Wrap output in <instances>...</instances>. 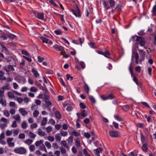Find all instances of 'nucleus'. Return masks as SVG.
<instances>
[{
	"label": "nucleus",
	"mask_w": 156,
	"mask_h": 156,
	"mask_svg": "<svg viewBox=\"0 0 156 156\" xmlns=\"http://www.w3.org/2000/svg\"><path fill=\"white\" fill-rule=\"evenodd\" d=\"M30 90L32 92H36L37 91V89L34 87H32L30 88Z\"/></svg>",
	"instance_id": "47"
},
{
	"label": "nucleus",
	"mask_w": 156,
	"mask_h": 156,
	"mask_svg": "<svg viewBox=\"0 0 156 156\" xmlns=\"http://www.w3.org/2000/svg\"><path fill=\"white\" fill-rule=\"evenodd\" d=\"M80 108L82 109H84L86 108V105L82 102L80 103Z\"/></svg>",
	"instance_id": "42"
},
{
	"label": "nucleus",
	"mask_w": 156,
	"mask_h": 156,
	"mask_svg": "<svg viewBox=\"0 0 156 156\" xmlns=\"http://www.w3.org/2000/svg\"><path fill=\"white\" fill-rule=\"evenodd\" d=\"M89 98L91 103H95V100L92 96L89 95Z\"/></svg>",
	"instance_id": "19"
},
{
	"label": "nucleus",
	"mask_w": 156,
	"mask_h": 156,
	"mask_svg": "<svg viewBox=\"0 0 156 156\" xmlns=\"http://www.w3.org/2000/svg\"><path fill=\"white\" fill-rule=\"evenodd\" d=\"M12 134V132L11 131L7 130L6 132V135L7 136H9L11 135Z\"/></svg>",
	"instance_id": "56"
},
{
	"label": "nucleus",
	"mask_w": 156,
	"mask_h": 156,
	"mask_svg": "<svg viewBox=\"0 0 156 156\" xmlns=\"http://www.w3.org/2000/svg\"><path fill=\"white\" fill-rule=\"evenodd\" d=\"M39 114V112L37 110H36L34 112L33 114L34 117L36 118L38 116Z\"/></svg>",
	"instance_id": "36"
},
{
	"label": "nucleus",
	"mask_w": 156,
	"mask_h": 156,
	"mask_svg": "<svg viewBox=\"0 0 156 156\" xmlns=\"http://www.w3.org/2000/svg\"><path fill=\"white\" fill-rule=\"evenodd\" d=\"M55 115L56 118L57 119H59L61 118V115L58 111H56L55 113Z\"/></svg>",
	"instance_id": "11"
},
{
	"label": "nucleus",
	"mask_w": 156,
	"mask_h": 156,
	"mask_svg": "<svg viewBox=\"0 0 156 156\" xmlns=\"http://www.w3.org/2000/svg\"><path fill=\"white\" fill-rule=\"evenodd\" d=\"M133 54L135 58V62L136 64H138V60L139 58V55L138 53L135 51H134L133 53Z\"/></svg>",
	"instance_id": "8"
},
{
	"label": "nucleus",
	"mask_w": 156,
	"mask_h": 156,
	"mask_svg": "<svg viewBox=\"0 0 156 156\" xmlns=\"http://www.w3.org/2000/svg\"><path fill=\"white\" fill-rule=\"evenodd\" d=\"M84 135L87 138H89L90 136V134L88 132L85 133Z\"/></svg>",
	"instance_id": "64"
},
{
	"label": "nucleus",
	"mask_w": 156,
	"mask_h": 156,
	"mask_svg": "<svg viewBox=\"0 0 156 156\" xmlns=\"http://www.w3.org/2000/svg\"><path fill=\"white\" fill-rule=\"evenodd\" d=\"M35 16L38 19L43 20L44 19V14L43 13H40L37 12L34 13Z\"/></svg>",
	"instance_id": "6"
},
{
	"label": "nucleus",
	"mask_w": 156,
	"mask_h": 156,
	"mask_svg": "<svg viewBox=\"0 0 156 156\" xmlns=\"http://www.w3.org/2000/svg\"><path fill=\"white\" fill-rule=\"evenodd\" d=\"M59 149L60 150L62 154H65L66 152V150L62 147H60L59 148Z\"/></svg>",
	"instance_id": "39"
},
{
	"label": "nucleus",
	"mask_w": 156,
	"mask_h": 156,
	"mask_svg": "<svg viewBox=\"0 0 156 156\" xmlns=\"http://www.w3.org/2000/svg\"><path fill=\"white\" fill-rule=\"evenodd\" d=\"M109 134L112 137H117L119 136V132L117 131H110Z\"/></svg>",
	"instance_id": "5"
},
{
	"label": "nucleus",
	"mask_w": 156,
	"mask_h": 156,
	"mask_svg": "<svg viewBox=\"0 0 156 156\" xmlns=\"http://www.w3.org/2000/svg\"><path fill=\"white\" fill-rule=\"evenodd\" d=\"M37 127V124L36 123H34L30 125V128L31 129H33L34 128H36Z\"/></svg>",
	"instance_id": "52"
},
{
	"label": "nucleus",
	"mask_w": 156,
	"mask_h": 156,
	"mask_svg": "<svg viewBox=\"0 0 156 156\" xmlns=\"http://www.w3.org/2000/svg\"><path fill=\"white\" fill-rule=\"evenodd\" d=\"M53 47L55 49L58 50L59 51H62L64 50L63 47L61 46H59L57 44H56L53 46Z\"/></svg>",
	"instance_id": "10"
},
{
	"label": "nucleus",
	"mask_w": 156,
	"mask_h": 156,
	"mask_svg": "<svg viewBox=\"0 0 156 156\" xmlns=\"http://www.w3.org/2000/svg\"><path fill=\"white\" fill-rule=\"evenodd\" d=\"M33 142V140H31L30 139H27L25 141V144H28L30 145Z\"/></svg>",
	"instance_id": "35"
},
{
	"label": "nucleus",
	"mask_w": 156,
	"mask_h": 156,
	"mask_svg": "<svg viewBox=\"0 0 156 156\" xmlns=\"http://www.w3.org/2000/svg\"><path fill=\"white\" fill-rule=\"evenodd\" d=\"M60 133H57L55 135V138L56 141L59 142L61 140V137L60 136Z\"/></svg>",
	"instance_id": "12"
},
{
	"label": "nucleus",
	"mask_w": 156,
	"mask_h": 156,
	"mask_svg": "<svg viewBox=\"0 0 156 156\" xmlns=\"http://www.w3.org/2000/svg\"><path fill=\"white\" fill-rule=\"evenodd\" d=\"M83 122L86 124H88L90 122L89 119L88 118H86L83 120Z\"/></svg>",
	"instance_id": "63"
},
{
	"label": "nucleus",
	"mask_w": 156,
	"mask_h": 156,
	"mask_svg": "<svg viewBox=\"0 0 156 156\" xmlns=\"http://www.w3.org/2000/svg\"><path fill=\"white\" fill-rule=\"evenodd\" d=\"M48 140L51 142H53L54 140V138L53 136H48L47 137Z\"/></svg>",
	"instance_id": "40"
},
{
	"label": "nucleus",
	"mask_w": 156,
	"mask_h": 156,
	"mask_svg": "<svg viewBox=\"0 0 156 156\" xmlns=\"http://www.w3.org/2000/svg\"><path fill=\"white\" fill-rule=\"evenodd\" d=\"M44 142V140H40V141H38L36 142L35 145L36 146L38 147L40 144H43L42 143Z\"/></svg>",
	"instance_id": "20"
},
{
	"label": "nucleus",
	"mask_w": 156,
	"mask_h": 156,
	"mask_svg": "<svg viewBox=\"0 0 156 156\" xmlns=\"http://www.w3.org/2000/svg\"><path fill=\"white\" fill-rule=\"evenodd\" d=\"M4 115L7 117H8L10 115L9 113V111L7 110H5L4 112Z\"/></svg>",
	"instance_id": "54"
},
{
	"label": "nucleus",
	"mask_w": 156,
	"mask_h": 156,
	"mask_svg": "<svg viewBox=\"0 0 156 156\" xmlns=\"http://www.w3.org/2000/svg\"><path fill=\"white\" fill-rule=\"evenodd\" d=\"M44 144L48 148L50 149L51 148V144L50 142L48 141H46L45 142Z\"/></svg>",
	"instance_id": "33"
},
{
	"label": "nucleus",
	"mask_w": 156,
	"mask_h": 156,
	"mask_svg": "<svg viewBox=\"0 0 156 156\" xmlns=\"http://www.w3.org/2000/svg\"><path fill=\"white\" fill-rule=\"evenodd\" d=\"M85 84V85L84 87V89L85 91L87 93V94H88L89 90V88L88 87L86 83L85 82H84Z\"/></svg>",
	"instance_id": "18"
},
{
	"label": "nucleus",
	"mask_w": 156,
	"mask_h": 156,
	"mask_svg": "<svg viewBox=\"0 0 156 156\" xmlns=\"http://www.w3.org/2000/svg\"><path fill=\"white\" fill-rule=\"evenodd\" d=\"M29 135L32 138H34L36 136V135L35 134H34L33 133H32L31 132V131H30L29 132Z\"/></svg>",
	"instance_id": "41"
},
{
	"label": "nucleus",
	"mask_w": 156,
	"mask_h": 156,
	"mask_svg": "<svg viewBox=\"0 0 156 156\" xmlns=\"http://www.w3.org/2000/svg\"><path fill=\"white\" fill-rule=\"evenodd\" d=\"M140 55V56L142 58H144L145 57V52L143 50L140 49L139 50Z\"/></svg>",
	"instance_id": "16"
},
{
	"label": "nucleus",
	"mask_w": 156,
	"mask_h": 156,
	"mask_svg": "<svg viewBox=\"0 0 156 156\" xmlns=\"http://www.w3.org/2000/svg\"><path fill=\"white\" fill-rule=\"evenodd\" d=\"M135 70L138 73H140L141 71V67L139 66L136 67L135 69Z\"/></svg>",
	"instance_id": "53"
},
{
	"label": "nucleus",
	"mask_w": 156,
	"mask_h": 156,
	"mask_svg": "<svg viewBox=\"0 0 156 156\" xmlns=\"http://www.w3.org/2000/svg\"><path fill=\"white\" fill-rule=\"evenodd\" d=\"M27 124L26 122L25 121H23L21 124V127L23 129H25L27 127Z\"/></svg>",
	"instance_id": "27"
},
{
	"label": "nucleus",
	"mask_w": 156,
	"mask_h": 156,
	"mask_svg": "<svg viewBox=\"0 0 156 156\" xmlns=\"http://www.w3.org/2000/svg\"><path fill=\"white\" fill-rule=\"evenodd\" d=\"M100 97L103 100H106L108 99H112L114 98L115 97L112 94H111L106 97L101 95Z\"/></svg>",
	"instance_id": "4"
},
{
	"label": "nucleus",
	"mask_w": 156,
	"mask_h": 156,
	"mask_svg": "<svg viewBox=\"0 0 156 156\" xmlns=\"http://www.w3.org/2000/svg\"><path fill=\"white\" fill-rule=\"evenodd\" d=\"M132 62H131L130 64V65L129 67V72L130 73L131 76H132L133 75V69L132 68Z\"/></svg>",
	"instance_id": "22"
},
{
	"label": "nucleus",
	"mask_w": 156,
	"mask_h": 156,
	"mask_svg": "<svg viewBox=\"0 0 156 156\" xmlns=\"http://www.w3.org/2000/svg\"><path fill=\"white\" fill-rule=\"evenodd\" d=\"M47 129V131L48 133H49L52 131V128L50 126H48L46 128Z\"/></svg>",
	"instance_id": "59"
},
{
	"label": "nucleus",
	"mask_w": 156,
	"mask_h": 156,
	"mask_svg": "<svg viewBox=\"0 0 156 156\" xmlns=\"http://www.w3.org/2000/svg\"><path fill=\"white\" fill-rule=\"evenodd\" d=\"M0 104H1L4 107H5L6 105V101H3V98H2L0 99Z\"/></svg>",
	"instance_id": "21"
},
{
	"label": "nucleus",
	"mask_w": 156,
	"mask_h": 156,
	"mask_svg": "<svg viewBox=\"0 0 156 156\" xmlns=\"http://www.w3.org/2000/svg\"><path fill=\"white\" fill-rule=\"evenodd\" d=\"M76 115L78 116V119L76 120V122H77L79 120V119H82V118L80 114V113H76Z\"/></svg>",
	"instance_id": "48"
},
{
	"label": "nucleus",
	"mask_w": 156,
	"mask_h": 156,
	"mask_svg": "<svg viewBox=\"0 0 156 156\" xmlns=\"http://www.w3.org/2000/svg\"><path fill=\"white\" fill-rule=\"evenodd\" d=\"M132 77H133V81L136 83L138 85H139L138 83L137 80V79L136 78V77L133 75Z\"/></svg>",
	"instance_id": "50"
},
{
	"label": "nucleus",
	"mask_w": 156,
	"mask_h": 156,
	"mask_svg": "<svg viewBox=\"0 0 156 156\" xmlns=\"http://www.w3.org/2000/svg\"><path fill=\"white\" fill-rule=\"evenodd\" d=\"M35 84L36 86H37L41 90L44 87L43 86H42L41 85V84H40L38 83V82L37 81H35Z\"/></svg>",
	"instance_id": "28"
},
{
	"label": "nucleus",
	"mask_w": 156,
	"mask_h": 156,
	"mask_svg": "<svg viewBox=\"0 0 156 156\" xmlns=\"http://www.w3.org/2000/svg\"><path fill=\"white\" fill-rule=\"evenodd\" d=\"M8 96L9 98H14V94L11 92H9L8 93Z\"/></svg>",
	"instance_id": "37"
},
{
	"label": "nucleus",
	"mask_w": 156,
	"mask_h": 156,
	"mask_svg": "<svg viewBox=\"0 0 156 156\" xmlns=\"http://www.w3.org/2000/svg\"><path fill=\"white\" fill-rule=\"evenodd\" d=\"M21 53L23 54L24 55L26 56H28L29 55V53L25 50H22L21 51Z\"/></svg>",
	"instance_id": "55"
},
{
	"label": "nucleus",
	"mask_w": 156,
	"mask_h": 156,
	"mask_svg": "<svg viewBox=\"0 0 156 156\" xmlns=\"http://www.w3.org/2000/svg\"><path fill=\"white\" fill-rule=\"evenodd\" d=\"M17 100L19 103H21L23 101V99L22 98L17 97Z\"/></svg>",
	"instance_id": "51"
},
{
	"label": "nucleus",
	"mask_w": 156,
	"mask_h": 156,
	"mask_svg": "<svg viewBox=\"0 0 156 156\" xmlns=\"http://www.w3.org/2000/svg\"><path fill=\"white\" fill-rule=\"evenodd\" d=\"M8 68H9V71L10 70L12 71H13L14 70V69L13 67V66H12V65H9L8 66Z\"/></svg>",
	"instance_id": "58"
},
{
	"label": "nucleus",
	"mask_w": 156,
	"mask_h": 156,
	"mask_svg": "<svg viewBox=\"0 0 156 156\" xmlns=\"http://www.w3.org/2000/svg\"><path fill=\"white\" fill-rule=\"evenodd\" d=\"M109 3L111 7H114L115 5V2L114 0H110Z\"/></svg>",
	"instance_id": "32"
},
{
	"label": "nucleus",
	"mask_w": 156,
	"mask_h": 156,
	"mask_svg": "<svg viewBox=\"0 0 156 156\" xmlns=\"http://www.w3.org/2000/svg\"><path fill=\"white\" fill-rule=\"evenodd\" d=\"M71 131H72V134L76 136H79V135L78 133L76 132L73 128H72Z\"/></svg>",
	"instance_id": "15"
},
{
	"label": "nucleus",
	"mask_w": 156,
	"mask_h": 156,
	"mask_svg": "<svg viewBox=\"0 0 156 156\" xmlns=\"http://www.w3.org/2000/svg\"><path fill=\"white\" fill-rule=\"evenodd\" d=\"M35 146L34 145H31L30 146V149L31 151H33L35 149Z\"/></svg>",
	"instance_id": "62"
},
{
	"label": "nucleus",
	"mask_w": 156,
	"mask_h": 156,
	"mask_svg": "<svg viewBox=\"0 0 156 156\" xmlns=\"http://www.w3.org/2000/svg\"><path fill=\"white\" fill-rule=\"evenodd\" d=\"M76 145L77 147H80V139L79 138H76Z\"/></svg>",
	"instance_id": "17"
},
{
	"label": "nucleus",
	"mask_w": 156,
	"mask_h": 156,
	"mask_svg": "<svg viewBox=\"0 0 156 156\" xmlns=\"http://www.w3.org/2000/svg\"><path fill=\"white\" fill-rule=\"evenodd\" d=\"M43 84L44 85V87L41 90H42L43 91L44 94H48V91L47 89V88L46 87L45 84L43 83Z\"/></svg>",
	"instance_id": "26"
},
{
	"label": "nucleus",
	"mask_w": 156,
	"mask_h": 156,
	"mask_svg": "<svg viewBox=\"0 0 156 156\" xmlns=\"http://www.w3.org/2000/svg\"><path fill=\"white\" fill-rule=\"evenodd\" d=\"M129 108V107L128 105H125L123 106V109L125 111H128Z\"/></svg>",
	"instance_id": "44"
},
{
	"label": "nucleus",
	"mask_w": 156,
	"mask_h": 156,
	"mask_svg": "<svg viewBox=\"0 0 156 156\" xmlns=\"http://www.w3.org/2000/svg\"><path fill=\"white\" fill-rule=\"evenodd\" d=\"M114 118L116 120L119 121H122V119L120 118L118 115H115L114 116Z\"/></svg>",
	"instance_id": "61"
},
{
	"label": "nucleus",
	"mask_w": 156,
	"mask_h": 156,
	"mask_svg": "<svg viewBox=\"0 0 156 156\" xmlns=\"http://www.w3.org/2000/svg\"><path fill=\"white\" fill-rule=\"evenodd\" d=\"M73 137L72 136H70L69 137L67 141L69 144H71L73 143Z\"/></svg>",
	"instance_id": "30"
},
{
	"label": "nucleus",
	"mask_w": 156,
	"mask_h": 156,
	"mask_svg": "<svg viewBox=\"0 0 156 156\" xmlns=\"http://www.w3.org/2000/svg\"><path fill=\"white\" fill-rule=\"evenodd\" d=\"M103 149L102 148L99 147L97 149H94L93 151L94 154L97 156H100V153L102 152Z\"/></svg>",
	"instance_id": "7"
},
{
	"label": "nucleus",
	"mask_w": 156,
	"mask_h": 156,
	"mask_svg": "<svg viewBox=\"0 0 156 156\" xmlns=\"http://www.w3.org/2000/svg\"><path fill=\"white\" fill-rule=\"evenodd\" d=\"M32 72L34 73V76L36 78L39 76V74L38 73L36 69H32Z\"/></svg>",
	"instance_id": "14"
},
{
	"label": "nucleus",
	"mask_w": 156,
	"mask_h": 156,
	"mask_svg": "<svg viewBox=\"0 0 156 156\" xmlns=\"http://www.w3.org/2000/svg\"><path fill=\"white\" fill-rule=\"evenodd\" d=\"M60 133L63 136H65L67 135V132L66 131H64L62 130L60 131Z\"/></svg>",
	"instance_id": "34"
},
{
	"label": "nucleus",
	"mask_w": 156,
	"mask_h": 156,
	"mask_svg": "<svg viewBox=\"0 0 156 156\" xmlns=\"http://www.w3.org/2000/svg\"><path fill=\"white\" fill-rule=\"evenodd\" d=\"M11 126L13 128L16 127L17 126L16 122V121H14L13 122Z\"/></svg>",
	"instance_id": "49"
},
{
	"label": "nucleus",
	"mask_w": 156,
	"mask_h": 156,
	"mask_svg": "<svg viewBox=\"0 0 156 156\" xmlns=\"http://www.w3.org/2000/svg\"><path fill=\"white\" fill-rule=\"evenodd\" d=\"M49 2L52 4L54 6L57 7V4L53 0H51L49 1Z\"/></svg>",
	"instance_id": "60"
},
{
	"label": "nucleus",
	"mask_w": 156,
	"mask_h": 156,
	"mask_svg": "<svg viewBox=\"0 0 156 156\" xmlns=\"http://www.w3.org/2000/svg\"><path fill=\"white\" fill-rule=\"evenodd\" d=\"M19 111L22 114V115L24 116L28 114V112L25 110L23 108H20L19 109Z\"/></svg>",
	"instance_id": "9"
},
{
	"label": "nucleus",
	"mask_w": 156,
	"mask_h": 156,
	"mask_svg": "<svg viewBox=\"0 0 156 156\" xmlns=\"http://www.w3.org/2000/svg\"><path fill=\"white\" fill-rule=\"evenodd\" d=\"M14 152L20 154H24L26 152V149L22 147H17L14 150Z\"/></svg>",
	"instance_id": "1"
},
{
	"label": "nucleus",
	"mask_w": 156,
	"mask_h": 156,
	"mask_svg": "<svg viewBox=\"0 0 156 156\" xmlns=\"http://www.w3.org/2000/svg\"><path fill=\"white\" fill-rule=\"evenodd\" d=\"M52 146L54 148H55L56 149H58L59 147L57 144L56 143H53L52 144Z\"/></svg>",
	"instance_id": "57"
},
{
	"label": "nucleus",
	"mask_w": 156,
	"mask_h": 156,
	"mask_svg": "<svg viewBox=\"0 0 156 156\" xmlns=\"http://www.w3.org/2000/svg\"><path fill=\"white\" fill-rule=\"evenodd\" d=\"M38 58V61L40 62H42L44 60V58L41 57L40 56H38L37 57Z\"/></svg>",
	"instance_id": "43"
},
{
	"label": "nucleus",
	"mask_w": 156,
	"mask_h": 156,
	"mask_svg": "<svg viewBox=\"0 0 156 156\" xmlns=\"http://www.w3.org/2000/svg\"><path fill=\"white\" fill-rule=\"evenodd\" d=\"M47 119L46 118H44L41 122L42 126H44L46 123L47 122Z\"/></svg>",
	"instance_id": "25"
},
{
	"label": "nucleus",
	"mask_w": 156,
	"mask_h": 156,
	"mask_svg": "<svg viewBox=\"0 0 156 156\" xmlns=\"http://www.w3.org/2000/svg\"><path fill=\"white\" fill-rule=\"evenodd\" d=\"M8 37L12 39H13L16 37V36L12 34H8Z\"/></svg>",
	"instance_id": "38"
},
{
	"label": "nucleus",
	"mask_w": 156,
	"mask_h": 156,
	"mask_svg": "<svg viewBox=\"0 0 156 156\" xmlns=\"http://www.w3.org/2000/svg\"><path fill=\"white\" fill-rule=\"evenodd\" d=\"M142 150L145 152H146L147 151V149H148L147 147V145L145 144H143L142 147Z\"/></svg>",
	"instance_id": "23"
},
{
	"label": "nucleus",
	"mask_w": 156,
	"mask_h": 156,
	"mask_svg": "<svg viewBox=\"0 0 156 156\" xmlns=\"http://www.w3.org/2000/svg\"><path fill=\"white\" fill-rule=\"evenodd\" d=\"M136 41H139V44H140L141 46H143L146 44V41H145L142 39V37L136 35Z\"/></svg>",
	"instance_id": "3"
},
{
	"label": "nucleus",
	"mask_w": 156,
	"mask_h": 156,
	"mask_svg": "<svg viewBox=\"0 0 156 156\" xmlns=\"http://www.w3.org/2000/svg\"><path fill=\"white\" fill-rule=\"evenodd\" d=\"M4 91L3 90H0V99L3 98V97L4 96Z\"/></svg>",
	"instance_id": "45"
},
{
	"label": "nucleus",
	"mask_w": 156,
	"mask_h": 156,
	"mask_svg": "<svg viewBox=\"0 0 156 156\" xmlns=\"http://www.w3.org/2000/svg\"><path fill=\"white\" fill-rule=\"evenodd\" d=\"M13 118L14 119H15L16 121H20V117L19 116V115L17 114L13 117Z\"/></svg>",
	"instance_id": "29"
},
{
	"label": "nucleus",
	"mask_w": 156,
	"mask_h": 156,
	"mask_svg": "<svg viewBox=\"0 0 156 156\" xmlns=\"http://www.w3.org/2000/svg\"><path fill=\"white\" fill-rule=\"evenodd\" d=\"M38 134L39 135L44 136L45 135V133L44 132H43L41 128L38 129Z\"/></svg>",
	"instance_id": "13"
},
{
	"label": "nucleus",
	"mask_w": 156,
	"mask_h": 156,
	"mask_svg": "<svg viewBox=\"0 0 156 156\" xmlns=\"http://www.w3.org/2000/svg\"><path fill=\"white\" fill-rule=\"evenodd\" d=\"M25 137V135L23 133H20L19 136V138L20 139H24Z\"/></svg>",
	"instance_id": "46"
},
{
	"label": "nucleus",
	"mask_w": 156,
	"mask_h": 156,
	"mask_svg": "<svg viewBox=\"0 0 156 156\" xmlns=\"http://www.w3.org/2000/svg\"><path fill=\"white\" fill-rule=\"evenodd\" d=\"M44 101H45L46 105L47 106H50L51 105V103L50 101L47 100H44Z\"/></svg>",
	"instance_id": "31"
},
{
	"label": "nucleus",
	"mask_w": 156,
	"mask_h": 156,
	"mask_svg": "<svg viewBox=\"0 0 156 156\" xmlns=\"http://www.w3.org/2000/svg\"><path fill=\"white\" fill-rule=\"evenodd\" d=\"M41 39L42 41L43 42L48 43L49 39L44 37H41Z\"/></svg>",
	"instance_id": "24"
},
{
	"label": "nucleus",
	"mask_w": 156,
	"mask_h": 156,
	"mask_svg": "<svg viewBox=\"0 0 156 156\" xmlns=\"http://www.w3.org/2000/svg\"><path fill=\"white\" fill-rule=\"evenodd\" d=\"M71 11L76 17H78L79 18L81 17L80 10L77 5L76 6V11L73 9H71Z\"/></svg>",
	"instance_id": "2"
}]
</instances>
